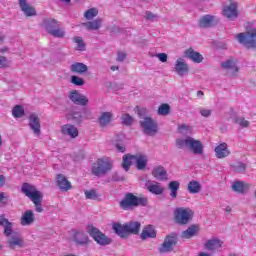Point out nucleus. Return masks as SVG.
Masks as SVG:
<instances>
[{"instance_id": "1", "label": "nucleus", "mask_w": 256, "mask_h": 256, "mask_svg": "<svg viewBox=\"0 0 256 256\" xmlns=\"http://www.w3.org/2000/svg\"><path fill=\"white\" fill-rule=\"evenodd\" d=\"M22 193L26 196L32 204L35 206V211L38 213H43L44 209L41 205L43 202V194L37 190L36 186L31 185L30 183L22 184Z\"/></svg>"}, {"instance_id": "2", "label": "nucleus", "mask_w": 256, "mask_h": 256, "mask_svg": "<svg viewBox=\"0 0 256 256\" xmlns=\"http://www.w3.org/2000/svg\"><path fill=\"white\" fill-rule=\"evenodd\" d=\"M178 149H188L195 155H203L204 145L200 140L187 136L186 138L176 139Z\"/></svg>"}, {"instance_id": "3", "label": "nucleus", "mask_w": 256, "mask_h": 256, "mask_svg": "<svg viewBox=\"0 0 256 256\" xmlns=\"http://www.w3.org/2000/svg\"><path fill=\"white\" fill-rule=\"evenodd\" d=\"M113 230L115 234H117L121 238H127L128 235L139 234V230H141V223L135 221L125 223L124 225H121L120 223H114Z\"/></svg>"}, {"instance_id": "4", "label": "nucleus", "mask_w": 256, "mask_h": 256, "mask_svg": "<svg viewBox=\"0 0 256 256\" xmlns=\"http://www.w3.org/2000/svg\"><path fill=\"white\" fill-rule=\"evenodd\" d=\"M146 207L147 198L143 195L135 196L132 193H126L124 199L120 201V208L124 211H128L133 207Z\"/></svg>"}, {"instance_id": "5", "label": "nucleus", "mask_w": 256, "mask_h": 256, "mask_svg": "<svg viewBox=\"0 0 256 256\" xmlns=\"http://www.w3.org/2000/svg\"><path fill=\"white\" fill-rule=\"evenodd\" d=\"M133 162L136 163V169L145 170L147 157L143 154H125L124 157H122V168H124L125 171H128Z\"/></svg>"}, {"instance_id": "6", "label": "nucleus", "mask_w": 256, "mask_h": 256, "mask_svg": "<svg viewBox=\"0 0 256 256\" xmlns=\"http://www.w3.org/2000/svg\"><path fill=\"white\" fill-rule=\"evenodd\" d=\"M113 169V162L107 157H102L93 162L91 173L93 176L102 177Z\"/></svg>"}, {"instance_id": "7", "label": "nucleus", "mask_w": 256, "mask_h": 256, "mask_svg": "<svg viewBox=\"0 0 256 256\" xmlns=\"http://www.w3.org/2000/svg\"><path fill=\"white\" fill-rule=\"evenodd\" d=\"M44 27H45L46 33H48L54 38L63 39L66 36L65 30L63 28H60L58 20L45 19Z\"/></svg>"}, {"instance_id": "8", "label": "nucleus", "mask_w": 256, "mask_h": 256, "mask_svg": "<svg viewBox=\"0 0 256 256\" xmlns=\"http://www.w3.org/2000/svg\"><path fill=\"white\" fill-rule=\"evenodd\" d=\"M236 39L246 48L256 49V28H251L245 33L237 34Z\"/></svg>"}, {"instance_id": "9", "label": "nucleus", "mask_w": 256, "mask_h": 256, "mask_svg": "<svg viewBox=\"0 0 256 256\" xmlns=\"http://www.w3.org/2000/svg\"><path fill=\"white\" fill-rule=\"evenodd\" d=\"M175 222L179 225H187L192 221L194 212L191 208L178 207L173 212Z\"/></svg>"}, {"instance_id": "10", "label": "nucleus", "mask_w": 256, "mask_h": 256, "mask_svg": "<svg viewBox=\"0 0 256 256\" xmlns=\"http://www.w3.org/2000/svg\"><path fill=\"white\" fill-rule=\"evenodd\" d=\"M86 231L90 235V237L95 240L97 244L100 246H108L111 243V239L105 235V233H102L101 230L98 228H95L94 225H88L86 226Z\"/></svg>"}, {"instance_id": "11", "label": "nucleus", "mask_w": 256, "mask_h": 256, "mask_svg": "<svg viewBox=\"0 0 256 256\" xmlns=\"http://www.w3.org/2000/svg\"><path fill=\"white\" fill-rule=\"evenodd\" d=\"M140 126L143 129V133L148 136H155L157 132H159L157 123L152 118H144V120L140 122Z\"/></svg>"}, {"instance_id": "12", "label": "nucleus", "mask_w": 256, "mask_h": 256, "mask_svg": "<svg viewBox=\"0 0 256 256\" xmlns=\"http://www.w3.org/2000/svg\"><path fill=\"white\" fill-rule=\"evenodd\" d=\"M178 243V238L176 236H166L164 238V243L161 244L159 252L160 254H167L174 250V247Z\"/></svg>"}, {"instance_id": "13", "label": "nucleus", "mask_w": 256, "mask_h": 256, "mask_svg": "<svg viewBox=\"0 0 256 256\" xmlns=\"http://www.w3.org/2000/svg\"><path fill=\"white\" fill-rule=\"evenodd\" d=\"M71 241L77 246H87L89 243V237L83 231L73 230L71 234Z\"/></svg>"}, {"instance_id": "14", "label": "nucleus", "mask_w": 256, "mask_h": 256, "mask_svg": "<svg viewBox=\"0 0 256 256\" xmlns=\"http://www.w3.org/2000/svg\"><path fill=\"white\" fill-rule=\"evenodd\" d=\"M220 67L229 71L231 77L237 76L239 73V67L236 64V60L230 59L220 63Z\"/></svg>"}, {"instance_id": "15", "label": "nucleus", "mask_w": 256, "mask_h": 256, "mask_svg": "<svg viewBox=\"0 0 256 256\" xmlns=\"http://www.w3.org/2000/svg\"><path fill=\"white\" fill-rule=\"evenodd\" d=\"M28 125L30 126L32 132L35 135H40L41 134L40 118H38L37 114L32 113L28 117Z\"/></svg>"}, {"instance_id": "16", "label": "nucleus", "mask_w": 256, "mask_h": 256, "mask_svg": "<svg viewBox=\"0 0 256 256\" xmlns=\"http://www.w3.org/2000/svg\"><path fill=\"white\" fill-rule=\"evenodd\" d=\"M224 17H227L229 20H234L239 16V12L237 11V3L230 2V4L223 9Z\"/></svg>"}, {"instance_id": "17", "label": "nucleus", "mask_w": 256, "mask_h": 256, "mask_svg": "<svg viewBox=\"0 0 256 256\" xmlns=\"http://www.w3.org/2000/svg\"><path fill=\"white\" fill-rule=\"evenodd\" d=\"M70 101H73L75 105H80V106H87L89 100L87 96L81 95L78 91H73L71 92L70 96Z\"/></svg>"}, {"instance_id": "18", "label": "nucleus", "mask_w": 256, "mask_h": 256, "mask_svg": "<svg viewBox=\"0 0 256 256\" xmlns=\"http://www.w3.org/2000/svg\"><path fill=\"white\" fill-rule=\"evenodd\" d=\"M56 185L59 187L60 191L67 192L71 190V183L65 176L59 174L56 176Z\"/></svg>"}, {"instance_id": "19", "label": "nucleus", "mask_w": 256, "mask_h": 256, "mask_svg": "<svg viewBox=\"0 0 256 256\" xmlns=\"http://www.w3.org/2000/svg\"><path fill=\"white\" fill-rule=\"evenodd\" d=\"M215 16L213 15H204L201 16L198 20V26L202 29L214 27Z\"/></svg>"}, {"instance_id": "20", "label": "nucleus", "mask_w": 256, "mask_h": 256, "mask_svg": "<svg viewBox=\"0 0 256 256\" xmlns=\"http://www.w3.org/2000/svg\"><path fill=\"white\" fill-rule=\"evenodd\" d=\"M215 155H216V158H218V159H224L226 157H229L230 150L225 142L216 146Z\"/></svg>"}, {"instance_id": "21", "label": "nucleus", "mask_w": 256, "mask_h": 256, "mask_svg": "<svg viewBox=\"0 0 256 256\" xmlns=\"http://www.w3.org/2000/svg\"><path fill=\"white\" fill-rule=\"evenodd\" d=\"M184 56L190 58L191 61L197 64L202 63L204 59L203 56L199 52L194 51L193 48H188L184 51Z\"/></svg>"}, {"instance_id": "22", "label": "nucleus", "mask_w": 256, "mask_h": 256, "mask_svg": "<svg viewBox=\"0 0 256 256\" xmlns=\"http://www.w3.org/2000/svg\"><path fill=\"white\" fill-rule=\"evenodd\" d=\"M36 218L34 217V213L32 210H27L23 213L22 218H20V225L22 226H30L34 223Z\"/></svg>"}, {"instance_id": "23", "label": "nucleus", "mask_w": 256, "mask_h": 256, "mask_svg": "<svg viewBox=\"0 0 256 256\" xmlns=\"http://www.w3.org/2000/svg\"><path fill=\"white\" fill-rule=\"evenodd\" d=\"M0 226L4 227V235L6 237H10L13 233L12 229V222H9V220L5 217V215H0Z\"/></svg>"}, {"instance_id": "24", "label": "nucleus", "mask_w": 256, "mask_h": 256, "mask_svg": "<svg viewBox=\"0 0 256 256\" xmlns=\"http://www.w3.org/2000/svg\"><path fill=\"white\" fill-rule=\"evenodd\" d=\"M8 246L10 249H16V247L22 248L25 246V242L18 234H13V236L8 240Z\"/></svg>"}, {"instance_id": "25", "label": "nucleus", "mask_w": 256, "mask_h": 256, "mask_svg": "<svg viewBox=\"0 0 256 256\" xmlns=\"http://www.w3.org/2000/svg\"><path fill=\"white\" fill-rule=\"evenodd\" d=\"M175 72L178 73L179 76L189 73V66L182 58L176 60Z\"/></svg>"}, {"instance_id": "26", "label": "nucleus", "mask_w": 256, "mask_h": 256, "mask_svg": "<svg viewBox=\"0 0 256 256\" xmlns=\"http://www.w3.org/2000/svg\"><path fill=\"white\" fill-rule=\"evenodd\" d=\"M19 6L27 17L36 16V9L27 4V0H19Z\"/></svg>"}, {"instance_id": "27", "label": "nucleus", "mask_w": 256, "mask_h": 256, "mask_svg": "<svg viewBox=\"0 0 256 256\" xmlns=\"http://www.w3.org/2000/svg\"><path fill=\"white\" fill-rule=\"evenodd\" d=\"M223 245V242L219 240L218 238H213L205 243V249L208 251H216L218 249H221Z\"/></svg>"}, {"instance_id": "28", "label": "nucleus", "mask_w": 256, "mask_h": 256, "mask_svg": "<svg viewBox=\"0 0 256 256\" xmlns=\"http://www.w3.org/2000/svg\"><path fill=\"white\" fill-rule=\"evenodd\" d=\"M62 134L70 136L71 139H74L78 137V129L76 126L66 124L62 126Z\"/></svg>"}, {"instance_id": "29", "label": "nucleus", "mask_w": 256, "mask_h": 256, "mask_svg": "<svg viewBox=\"0 0 256 256\" xmlns=\"http://www.w3.org/2000/svg\"><path fill=\"white\" fill-rule=\"evenodd\" d=\"M82 26H84L88 31H98L102 27V19L97 18L96 20L82 23Z\"/></svg>"}, {"instance_id": "30", "label": "nucleus", "mask_w": 256, "mask_h": 256, "mask_svg": "<svg viewBox=\"0 0 256 256\" xmlns=\"http://www.w3.org/2000/svg\"><path fill=\"white\" fill-rule=\"evenodd\" d=\"M231 189L236 193L244 194L250 189V185L241 181H235Z\"/></svg>"}, {"instance_id": "31", "label": "nucleus", "mask_w": 256, "mask_h": 256, "mask_svg": "<svg viewBox=\"0 0 256 256\" xmlns=\"http://www.w3.org/2000/svg\"><path fill=\"white\" fill-rule=\"evenodd\" d=\"M140 238L145 241L147 238H156V230H154L152 225H148L143 228Z\"/></svg>"}, {"instance_id": "32", "label": "nucleus", "mask_w": 256, "mask_h": 256, "mask_svg": "<svg viewBox=\"0 0 256 256\" xmlns=\"http://www.w3.org/2000/svg\"><path fill=\"white\" fill-rule=\"evenodd\" d=\"M151 174L157 180H167V171L162 166L155 167Z\"/></svg>"}, {"instance_id": "33", "label": "nucleus", "mask_w": 256, "mask_h": 256, "mask_svg": "<svg viewBox=\"0 0 256 256\" xmlns=\"http://www.w3.org/2000/svg\"><path fill=\"white\" fill-rule=\"evenodd\" d=\"M147 190L150 193H153L157 196L162 195L164 193V188H163V186H161V184L159 182H154V183L148 184Z\"/></svg>"}, {"instance_id": "34", "label": "nucleus", "mask_w": 256, "mask_h": 256, "mask_svg": "<svg viewBox=\"0 0 256 256\" xmlns=\"http://www.w3.org/2000/svg\"><path fill=\"white\" fill-rule=\"evenodd\" d=\"M113 119V114L111 112H103L99 117V125L102 128H105L107 125L111 123Z\"/></svg>"}, {"instance_id": "35", "label": "nucleus", "mask_w": 256, "mask_h": 256, "mask_svg": "<svg viewBox=\"0 0 256 256\" xmlns=\"http://www.w3.org/2000/svg\"><path fill=\"white\" fill-rule=\"evenodd\" d=\"M201 188H202L201 183L197 180H191L187 184V191H188V193H191V194L200 193Z\"/></svg>"}, {"instance_id": "36", "label": "nucleus", "mask_w": 256, "mask_h": 256, "mask_svg": "<svg viewBox=\"0 0 256 256\" xmlns=\"http://www.w3.org/2000/svg\"><path fill=\"white\" fill-rule=\"evenodd\" d=\"M199 232V226L192 225L182 232V238L190 239L193 238Z\"/></svg>"}, {"instance_id": "37", "label": "nucleus", "mask_w": 256, "mask_h": 256, "mask_svg": "<svg viewBox=\"0 0 256 256\" xmlns=\"http://www.w3.org/2000/svg\"><path fill=\"white\" fill-rule=\"evenodd\" d=\"M87 70V65H84L82 62H75L73 65H71V72L73 73L83 74L86 73Z\"/></svg>"}, {"instance_id": "38", "label": "nucleus", "mask_w": 256, "mask_h": 256, "mask_svg": "<svg viewBox=\"0 0 256 256\" xmlns=\"http://www.w3.org/2000/svg\"><path fill=\"white\" fill-rule=\"evenodd\" d=\"M180 183L178 181H171L168 184V189L171 191L170 196L172 199H176L178 196V190H179Z\"/></svg>"}, {"instance_id": "39", "label": "nucleus", "mask_w": 256, "mask_h": 256, "mask_svg": "<svg viewBox=\"0 0 256 256\" xmlns=\"http://www.w3.org/2000/svg\"><path fill=\"white\" fill-rule=\"evenodd\" d=\"M12 115L15 118H22L25 116V109L20 105H15L12 109Z\"/></svg>"}, {"instance_id": "40", "label": "nucleus", "mask_w": 256, "mask_h": 256, "mask_svg": "<svg viewBox=\"0 0 256 256\" xmlns=\"http://www.w3.org/2000/svg\"><path fill=\"white\" fill-rule=\"evenodd\" d=\"M98 9H96L95 7L90 8L89 10L85 11L84 14V18L86 20H92L94 19L96 16H98Z\"/></svg>"}, {"instance_id": "41", "label": "nucleus", "mask_w": 256, "mask_h": 256, "mask_svg": "<svg viewBox=\"0 0 256 256\" xmlns=\"http://www.w3.org/2000/svg\"><path fill=\"white\" fill-rule=\"evenodd\" d=\"M171 113V107L167 104H161L160 107H158V115L161 116H168Z\"/></svg>"}, {"instance_id": "42", "label": "nucleus", "mask_w": 256, "mask_h": 256, "mask_svg": "<svg viewBox=\"0 0 256 256\" xmlns=\"http://www.w3.org/2000/svg\"><path fill=\"white\" fill-rule=\"evenodd\" d=\"M73 40H74V43L77 44L78 51H85V43L82 37L75 36Z\"/></svg>"}, {"instance_id": "43", "label": "nucleus", "mask_w": 256, "mask_h": 256, "mask_svg": "<svg viewBox=\"0 0 256 256\" xmlns=\"http://www.w3.org/2000/svg\"><path fill=\"white\" fill-rule=\"evenodd\" d=\"M122 125L131 126L134 123V118L129 114H124L121 117Z\"/></svg>"}, {"instance_id": "44", "label": "nucleus", "mask_w": 256, "mask_h": 256, "mask_svg": "<svg viewBox=\"0 0 256 256\" xmlns=\"http://www.w3.org/2000/svg\"><path fill=\"white\" fill-rule=\"evenodd\" d=\"M85 197L86 199H89V200H98L99 196H98V193L92 189V190H86L85 191Z\"/></svg>"}, {"instance_id": "45", "label": "nucleus", "mask_w": 256, "mask_h": 256, "mask_svg": "<svg viewBox=\"0 0 256 256\" xmlns=\"http://www.w3.org/2000/svg\"><path fill=\"white\" fill-rule=\"evenodd\" d=\"M71 83H73L75 86H84L85 81L83 78L78 76H71Z\"/></svg>"}, {"instance_id": "46", "label": "nucleus", "mask_w": 256, "mask_h": 256, "mask_svg": "<svg viewBox=\"0 0 256 256\" xmlns=\"http://www.w3.org/2000/svg\"><path fill=\"white\" fill-rule=\"evenodd\" d=\"M190 131V126L187 124H181L178 126V133L180 134H186Z\"/></svg>"}, {"instance_id": "47", "label": "nucleus", "mask_w": 256, "mask_h": 256, "mask_svg": "<svg viewBox=\"0 0 256 256\" xmlns=\"http://www.w3.org/2000/svg\"><path fill=\"white\" fill-rule=\"evenodd\" d=\"M236 123L242 128H247L250 125V122L244 118H237Z\"/></svg>"}, {"instance_id": "48", "label": "nucleus", "mask_w": 256, "mask_h": 256, "mask_svg": "<svg viewBox=\"0 0 256 256\" xmlns=\"http://www.w3.org/2000/svg\"><path fill=\"white\" fill-rule=\"evenodd\" d=\"M212 114V110L206 109V108H201L200 109V115L202 117H210Z\"/></svg>"}, {"instance_id": "49", "label": "nucleus", "mask_w": 256, "mask_h": 256, "mask_svg": "<svg viewBox=\"0 0 256 256\" xmlns=\"http://www.w3.org/2000/svg\"><path fill=\"white\" fill-rule=\"evenodd\" d=\"M7 67H9L7 58L4 56H1L0 57V68H7Z\"/></svg>"}, {"instance_id": "50", "label": "nucleus", "mask_w": 256, "mask_h": 256, "mask_svg": "<svg viewBox=\"0 0 256 256\" xmlns=\"http://www.w3.org/2000/svg\"><path fill=\"white\" fill-rule=\"evenodd\" d=\"M8 202L7 196L3 192L0 193V206L6 205Z\"/></svg>"}, {"instance_id": "51", "label": "nucleus", "mask_w": 256, "mask_h": 256, "mask_svg": "<svg viewBox=\"0 0 256 256\" xmlns=\"http://www.w3.org/2000/svg\"><path fill=\"white\" fill-rule=\"evenodd\" d=\"M157 58L158 60H160V62L165 63L167 62L168 56L165 53H160V54H157Z\"/></svg>"}, {"instance_id": "52", "label": "nucleus", "mask_w": 256, "mask_h": 256, "mask_svg": "<svg viewBox=\"0 0 256 256\" xmlns=\"http://www.w3.org/2000/svg\"><path fill=\"white\" fill-rule=\"evenodd\" d=\"M127 58V55L124 52H119L117 55V62H123Z\"/></svg>"}, {"instance_id": "53", "label": "nucleus", "mask_w": 256, "mask_h": 256, "mask_svg": "<svg viewBox=\"0 0 256 256\" xmlns=\"http://www.w3.org/2000/svg\"><path fill=\"white\" fill-rule=\"evenodd\" d=\"M246 169V165L242 162L238 163L237 167H236V171L237 172H244Z\"/></svg>"}, {"instance_id": "54", "label": "nucleus", "mask_w": 256, "mask_h": 256, "mask_svg": "<svg viewBox=\"0 0 256 256\" xmlns=\"http://www.w3.org/2000/svg\"><path fill=\"white\" fill-rule=\"evenodd\" d=\"M156 19V15L153 12L147 11L146 12V20H154Z\"/></svg>"}, {"instance_id": "55", "label": "nucleus", "mask_w": 256, "mask_h": 256, "mask_svg": "<svg viewBox=\"0 0 256 256\" xmlns=\"http://www.w3.org/2000/svg\"><path fill=\"white\" fill-rule=\"evenodd\" d=\"M115 148H117V151H120V153L125 152V147L121 146L120 144L115 145Z\"/></svg>"}, {"instance_id": "56", "label": "nucleus", "mask_w": 256, "mask_h": 256, "mask_svg": "<svg viewBox=\"0 0 256 256\" xmlns=\"http://www.w3.org/2000/svg\"><path fill=\"white\" fill-rule=\"evenodd\" d=\"M5 184V177L3 175H0V188L3 187Z\"/></svg>"}, {"instance_id": "57", "label": "nucleus", "mask_w": 256, "mask_h": 256, "mask_svg": "<svg viewBox=\"0 0 256 256\" xmlns=\"http://www.w3.org/2000/svg\"><path fill=\"white\" fill-rule=\"evenodd\" d=\"M198 256H210V254H207L205 252H201L200 255H198Z\"/></svg>"}, {"instance_id": "58", "label": "nucleus", "mask_w": 256, "mask_h": 256, "mask_svg": "<svg viewBox=\"0 0 256 256\" xmlns=\"http://www.w3.org/2000/svg\"><path fill=\"white\" fill-rule=\"evenodd\" d=\"M111 70H112V71L118 70V66H111Z\"/></svg>"}, {"instance_id": "59", "label": "nucleus", "mask_w": 256, "mask_h": 256, "mask_svg": "<svg viewBox=\"0 0 256 256\" xmlns=\"http://www.w3.org/2000/svg\"><path fill=\"white\" fill-rule=\"evenodd\" d=\"M197 95H198V96H204V93H203V91H198V92H197Z\"/></svg>"}, {"instance_id": "60", "label": "nucleus", "mask_w": 256, "mask_h": 256, "mask_svg": "<svg viewBox=\"0 0 256 256\" xmlns=\"http://www.w3.org/2000/svg\"><path fill=\"white\" fill-rule=\"evenodd\" d=\"M5 39V36L0 35V42H3Z\"/></svg>"}, {"instance_id": "61", "label": "nucleus", "mask_w": 256, "mask_h": 256, "mask_svg": "<svg viewBox=\"0 0 256 256\" xmlns=\"http://www.w3.org/2000/svg\"><path fill=\"white\" fill-rule=\"evenodd\" d=\"M3 145V137L0 135V146Z\"/></svg>"}, {"instance_id": "62", "label": "nucleus", "mask_w": 256, "mask_h": 256, "mask_svg": "<svg viewBox=\"0 0 256 256\" xmlns=\"http://www.w3.org/2000/svg\"><path fill=\"white\" fill-rule=\"evenodd\" d=\"M61 1L66 2V3H70L71 2V0H61Z\"/></svg>"}, {"instance_id": "63", "label": "nucleus", "mask_w": 256, "mask_h": 256, "mask_svg": "<svg viewBox=\"0 0 256 256\" xmlns=\"http://www.w3.org/2000/svg\"><path fill=\"white\" fill-rule=\"evenodd\" d=\"M67 256H74V255H67Z\"/></svg>"}, {"instance_id": "64", "label": "nucleus", "mask_w": 256, "mask_h": 256, "mask_svg": "<svg viewBox=\"0 0 256 256\" xmlns=\"http://www.w3.org/2000/svg\"><path fill=\"white\" fill-rule=\"evenodd\" d=\"M227 212H230V209H229V210H227Z\"/></svg>"}]
</instances>
